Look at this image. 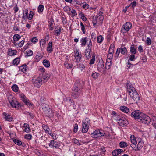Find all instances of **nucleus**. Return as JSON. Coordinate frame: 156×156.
I'll use <instances>...</instances> for the list:
<instances>
[{"label":"nucleus","mask_w":156,"mask_h":156,"mask_svg":"<svg viewBox=\"0 0 156 156\" xmlns=\"http://www.w3.org/2000/svg\"><path fill=\"white\" fill-rule=\"evenodd\" d=\"M34 12L32 11H30V14L29 16H28V19L29 20H31L33 18V16Z\"/></svg>","instance_id":"864d4df0"},{"label":"nucleus","mask_w":156,"mask_h":156,"mask_svg":"<svg viewBox=\"0 0 156 156\" xmlns=\"http://www.w3.org/2000/svg\"><path fill=\"white\" fill-rule=\"evenodd\" d=\"M112 155L114 156H116L118 155V151L117 150H114L112 153Z\"/></svg>","instance_id":"69168bd1"},{"label":"nucleus","mask_w":156,"mask_h":156,"mask_svg":"<svg viewBox=\"0 0 156 156\" xmlns=\"http://www.w3.org/2000/svg\"><path fill=\"white\" fill-rule=\"evenodd\" d=\"M13 141L15 144L18 145H20L22 144V142L20 140H18L14 139L13 140Z\"/></svg>","instance_id":"5fc2aeb1"},{"label":"nucleus","mask_w":156,"mask_h":156,"mask_svg":"<svg viewBox=\"0 0 156 156\" xmlns=\"http://www.w3.org/2000/svg\"><path fill=\"white\" fill-rule=\"evenodd\" d=\"M42 77L44 80L46 81L48 79L49 76L48 74L43 73L42 75Z\"/></svg>","instance_id":"ea45409f"},{"label":"nucleus","mask_w":156,"mask_h":156,"mask_svg":"<svg viewBox=\"0 0 156 156\" xmlns=\"http://www.w3.org/2000/svg\"><path fill=\"white\" fill-rule=\"evenodd\" d=\"M72 142L77 145H80L81 144L79 142V140L76 139H74L72 140Z\"/></svg>","instance_id":"4d7b16f0"},{"label":"nucleus","mask_w":156,"mask_h":156,"mask_svg":"<svg viewBox=\"0 0 156 156\" xmlns=\"http://www.w3.org/2000/svg\"><path fill=\"white\" fill-rule=\"evenodd\" d=\"M128 94H129L130 97L135 101L137 102L139 100L140 97L139 95L136 90Z\"/></svg>","instance_id":"9b49d317"},{"label":"nucleus","mask_w":156,"mask_h":156,"mask_svg":"<svg viewBox=\"0 0 156 156\" xmlns=\"http://www.w3.org/2000/svg\"><path fill=\"white\" fill-rule=\"evenodd\" d=\"M130 51L132 54H135L136 52V48L133 45H132L130 47Z\"/></svg>","instance_id":"a878e982"},{"label":"nucleus","mask_w":156,"mask_h":156,"mask_svg":"<svg viewBox=\"0 0 156 156\" xmlns=\"http://www.w3.org/2000/svg\"><path fill=\"white\" fill-rule=\"evenodd\" d=\"M27 66L26 65H23L20 66V69L22 72L24 73L26 72L27 71Z\"/></svg>","instance_id":"473e14b6"},{"label":"nucleus","mask_w":156,"mask_h":156,"mask_svg":"<svg viewBox=\"0 0 156 156\" xmlns=\"http://www.w3.org/2000/svg\"><path fill=\"white\" fill-rule=\"evenodd\" d=\"M103 40V37L101 35H100L97 38V41L98 43H101Z\"/></svg>","instance_id":"79ce46f5"},{"label":"nucleus","mask_w":156,"mask_h":156,"mask_svg":"<svg viewBox=\"0 0 156 156\" xmlns=\"http://www.w3.org/2000/svg\"><path fill=\"white\" fill-rule=\"evenodd\" d=\"M80 17L84 21H86L87 20V18L84 16V14L82 12L79 14Z\"/></svg>","instance_id":"09e8293b"},{"label":"nucleus","mask_w":156,"mask_h":156,"mask_svg":"<svg viewBox=\"0 0 156 156\" xmlns=\"http://www.w3.org/2000/svg\"><path fill=\"white\" fill-rule=\"evenodd\" d=\"M120 50V53L122 55L126 54L127 53V51L126 48L124 47H122L120 48H119Z\"/></svg>","instance_id":"5701e85b"},{"label":"nucleus","mask_w":156,"mask_h":156,"mask_svg":"<svg viewBox=\"0 0 156 156\" xmlns=\"http://www.w3.org/2000/svg\"><path fill=\"white\" fill-rule=\"evenodd\" d=\"M90 124V121L88 118L85 119L83 121L82 126V132L83 133H85L87 132Z\"/></svg>","instance_id":"7ed1b4c3"},{"label":"nucleus","mask_w":156,"mask_h":156,"mask_svg":"<svg viewBox=\"0 0 156 156\" xmlns=\"http://www.w3.org/2000/svg\"><path fill=\"white\" fill-rule=\"evenodd\" d=\"M91 136L95 138L101 137L104 136V134L100 131L99 130H95L91 134Z\"/></svg>","instance_id":"f8f14e48"},{"label":"nucleus","mask_w":156,"mask_h":156,"mask_svg":"<svg viewBox=\"0 0 156 156\" xmlns=\"http://www.w3.org/2000/svg\"><path fill=\"white\" fill-rule=\"evenodd\" d=\"M32 80L34 85L37 87H39L42 84V80L41 77L34 78Z\"/></svg>","instance_id":"0eeeda50"},{"label":"nucleus","mask_w":156,"mask_h":156,"mask_svg":"<svg viewBox=\"0 0 156 156\" xmlns=\"http://www.w3.org/2000/svg\"><path fill=\"white\" fill-rule=\"evenodd\" d=\"M78 129V126L77 124H75L74 125V128L73 132L74 133H76Z\"/></svg>","instance_id":"680f3d73"},{"label":"nucleus","mask_w":156,"mask_h":156,"mask_svg":"<svg viewBox=\"0 0 156 156\" xmlns=\"http://www.w3.org/2000/svg\"><path fill=\"white\" fill-rule=\"evenodd\" d=\"M117 120H118V122L119 125L121 126H126L128 124V122L127 120L124 118H118Z\"/></svg>","instance_id":"1a4fd4ad"},{"label":"nucleus","mask_w":156,"mask_h":156,"mask_svg":"<svg viewBox=\"0 0 156 156\" xmlns=\"http://www.w3.org/2000/svg\"><path fill=\"white\" fill-rule=\"evenodd\" d=\"M127 86V91L128 93L135 91L136 90L133 84L130 83L129 82L128 83Z\"/></svg>","instance_id":"f3484780"},{"label":"nucleus","mask_w":156,"mask_h":156,"mask_svg":"<svg viewBox=\"0 0 156 156\" xmlns=\"http://www.w3.org/2000/svg\"><path fill=\"white\" fill-rule=\"evenodd\" d=\"M42 127L46 133H48V134L50 133L49 132L50 129L47 126L43 125L42 126Z\"/></svg>","instance_id":"72a5a7b5"},{"label":"nucleus","mask_w":156,"mask_h":156,"mask_svg":"<svg viewBox=\"0 0 156 156\" xmlns=\"http://www.w3.org/2000/svg\"><path fill=\"white\" fill-rule=\"evenodd\" d=\"M120 109L123 112L128 113L129 111V109L127 107L124 106H121L120 107Z\"/></svg>","instance_id":"393cba45"},{"label":"nucleus","mask_w":156,"mask_h":156,"mask_svg":"<svg viewBox=\"0 0 156 156\" xmlns=\"http://www.w3.org/2000/svg\"><path fill=\"white\" fill-rule=\"evenodd\" d=\"M143 113L139 110H137L133 112L131 114L132 117H134L135 119H137L138 121L139 118L142 116Z\"/></svg>","instance_id":"9d476101"},{"label":"nucleus","mask_w":156,"mask_h":156,"mask_svg":"<svg viewBox=\"0 0 156 156\" xmlns=\"http://www.w3.org/2000/svg\"><path fill=\"white\" fill-rule=\"evenodd\" d=\"M28 10L27 9L25 10L24 12L23 13V16L22 18L23 20H25L27 18H28Z\"/></svg>","instance_id":"bb28decb"},{"label":"nucleus","mask_w":156,"mask_h":156,"mask_svg":"<svg viewBox=\"0 0 156 156\" xmlns=\"http://www.w3.org/2000/svg\"><path fill=\"white\" fill-rule=\"evenodd\" d=\"M77 67L78 68L80 69L81 70H83L85 68V66L84 65L81 63L80 64H77Z\"/></svg>","instance_id":"49530a36"},{"label":"nucleus","mask_w":156,"mask_h":156,"mask_svg":"<svg viewBox=\"0 0 156 156\" xmlns=\"http://www.w3.org/2000/svg\"><path fill=\"white\" fill-rule=\"evenodd\" d=\"M114 46L113 44H111L109 47V53L107 57L106 60L108 61H112V57L114 53Z\"/></svg>","instance_id":"423d86ee"},{"label":"nucleus","mask_w":156,"mask_h":156,"mask_svg":"<svg viewBox=\"0 0 156 156\" xmlns=\"http://www.w3.org/2000/svg\"><path fill=\"white\" fill-rule=\"evenodd\" d=\"M144 146V143L143 141H140L138 142V144L135 147H133V149L136 151L139 150L141 149Z\"/></svg>","instance_id":"a211bd4d"},{"label":"nucleus","mask_w":156,"mask_h":156,"mask_svg":"<svg viewBox=\"0 0 156 156\" xmlns=\"http://www.w3.org/2000/svg\"><path fill=\"white\" fill-rule=\"evenodd\" d=\"M26 52L28 56H31L33 55V51L30 49L26 51Z\"/></svg>","instance_id":"bf43d9fd"},{"label":"nucleus","mask_w":156,"mask_h":156,"mask_svg":"<svg viewBox=\"0 0 156 156\" xmlns=\"http://www.w3.org/2000/svg\"><path fill=\"white\" fill-rule=\"evenodd\" d=\"M13 38L14 41L16 42L21 38V36L19 34H16L14 35Z\"/></svg>","instance_id":"c9c22d12"},{"label":"nucleus","mask_w":156,"mask_h":156,"mask_svg":"<svg viewBox=\"0 0 156 156\" xmlns=\"http://www.w3.org/2000/svg\"><path fill=\"white\" fill-rule=\"evenodd\" d=\"M51 136L54 140H56L58 137V136L54 133H51L49 134Z\"/></svg>","instance_id":"6e6d98bb"},{"label":"nucleus","mask_w":156,"mask_h":156,"mask_svg":"<svg viewBox=\"0 0 156 156\" xmlns=\"http://www.w3.org/2000/svg\"><path fill=\"white\" fill-rule=\"evenodd\" d=\"M99 75V73H93L92 75V77L94 79H96L98 78Z\"/></svg>","instance_id":"8fccbe9b"},{"label":"nucleus","mask_w":156,"mask_h":156,"mask_svg":"<svg viewBox=\"0 0 156 156\" xmlns=\"http://www.w3.org/2000/svg\"><path fill=\"white\" fill-rule=\"evenodd\" d=\"M130 141L131 142V147L133 149V147H134L137 144V141L136 138L134 135L131 136L130 138Z\"/></svg>","instance_id":"6ab92c4d"},{"label":"nucleus","mask_w":156,"mask_h":156,"mask_svg":"<svg viewBox=\"0 0 156 156\" xmlns=\"http://www.w3.org/2000/svg\"><path fill=\"white\" fill-rule=\"evenodd\" d=\"M20 62V58L17 57L14 59L12 61V63L14 65H17Z\"/></svg>","instance_id":"f704fd0d"},{"label":"nucleus","mask_w":156,"mask_h":156,"mask_svg":"<svg viewBox=\"0 0 156 156\" xmlns=\"http://www.w3.org/2000/svg\"><path fill=\"white\" fill-rule=\"evenodd\" d=\"M97 69L100 72L103 71L104 69V65L102 60H99L97 64Z\"/></svg>","instance_id":"2eb2a0df"},{"label":"nucleus","mask_w":156,"mask_h":156,"mask_svg":"<svg viewBox=\"0 0 156 156\" xmlns=\"http://www.w3.org/2000/svg\"><path fill=\"white\" fill-rule=\"evenodd\" d=\"M119 145L121 148H124L127 147V144L125 142H121Z\"/></svg>","instance_id":"a18cd8bd"},{"label":"nucleus","mask_w":156,"mask_h":156,"mask_svg":"<svg viewBox=\"0 0 156 156\" xmlns=\"http://www.w3.org/2000/svg\"><path fill=\"white\" fill-rule=\"evenodd\" d=\"M103 14L102 12L101 11H100L97 14L96 17H93L92 23L94 26L95 27H96L97 24H98L99 25L102 24L104 19Z\"/></svg>","instance_id":"f257e3e1"},{"label":"nucleus","mask_w":156,"mask_h":156,"mask_svg":"<svg viewBox=\"0 0 156 156\" xmlns=\"http://www.w3.org/2000/svg\"><path fill=\"white\" fill-rule=\"evenodd\" d=\"M112 61H108L106 60V62L105 64V68L106 69H109L111 66Z\"/></svg>","instance_id":"e433bc0d"},{"label":"nucleus","mask_w":156,"mask_h":156,"mask_svg":"<svg viewBox=\"0 0 156 156\" xmlns=\"http://www.w3.org/2000/svg\"><path fill=\"white\" fill-rule=\"evenodd\" d=\"M80 26L81 27V30H82L83 33L84 34H85V31H84V29H85L84 26L82 22H81V23H80Z\"/></svg>","instance_id":"338daca9"},{"label":"nucleus","mask_w":156,"mask_h":156,"mask_svg":"<svg viewBox=\"0 0 156 156\" xmlns=\"http://www.w3.org/2000/svg\"><path fill=\"white\" fill-rule=\"evenodd\" d=\"M64 65L65 67L68 69H72L73 66V65L72 64H69L66 62H64Z\"/></svg>","instance_id":"4c0bfd02"},{"label":"nucleus","mask_w":156,"mask_h":156,"mask_svg":"<svg viewBox=\"0 0 156 156\" xmlns=\"http://www.w3.org/2000/svg\"><path fill=\"white\" fill-rule=\"evenodd\" d=\"M75 55L74 57L75 58L74 61L76 62H79L80 61L81 58V53H79L78 51L76 50L74 51Z\"/></svg>","instance_id":"ddd939ff"},{"label":"nucleus","mask_w":156,"mask_h":156,"mask_svg":"<svg viewBox=\"0 0 156 156\" xmlns=\"http://www.w3.org/2000/svg\"><path fill=\"white\" fill-rule=\"evenodd\" d=\"M60 144L59 142L54 140H51L49 144V146L53 148H58L60 146Z\"/></svg>","instance_id":"4468645a"},{"label":"nucleus","mask_w":156,"mask_h":156,"mask_svg":"<svg viewBox=\"0 0 156 156\" xmlns=\"http://www.w3.org/2000/svg\"><path fill=\"white\" fill-rule=\"evenodd\" d=\"M17 51L15 50H12L10 49H9L8 55L10 56H12L16 54Z\"/></svg>","instance_id":"c85d7f7f"},{"label":"nucleus","mask_w":156,"mask_h":156,"mask_svg":"<svg viewBox=\"0 0 156 156\" xmlns=\"http://www.w3.org/2000/svg\"><path fill=\"white\" fill-rule=\"evenodd\" d=\"M24 127L25 128V131L27 133H28L30 131V129L28 124L27 123L24 124Z\"/></svg>","instance_id":"2f4dec72"},{"label":"nucleus","mask_w":156,"mask_h":156,"mask_svg":"<svg viewBox=\"0 0 156 156\" xmlns=\"http://www.w3.org/2000/svg\"><path fill=\"white\" fill-rule=\"evenodd\" d=\"M91 50L87 49L85 52V55L87 58H89L91 56Z\"/></svg>","instance_id":"7c9ffc66"},{"label":"nucleus","mask_w":156,"mask_h":156,"mask_svg":"<svg viewBox=\"0 0 156 156\" xmlns=\"http://www.w3.org/2000/svg\"><path fill=\"white\" fill-rule=\"evenodd\" d=\"M32 137V136L30 134H26L24 136L25 138L29 140L31 139Z\"/></svg>","instance_id":"13d9d810"},{"label":"nucleus","mask_w":156,"mask_h":156,"mask_svg":"<svg viewBox=\"0 0 156 156\" xmlns=\"http://www.w3.org/2000/svg\"><path fill=\"white\" fill-rule=\"evenodd\" d=\"M79 84L77 85V86H75L74 87L72 92V95L75 98H77L80 93V91L78 87Z\"/></svg>","instance_id":"6e6552de"},{"label":"nucleus","mask_w":156,"mask_h":156,"mask_svg":"<svg viewBox=\"0 0 156 156\" xmlns=\"http://www.w3.org/2000/svg\"><path fill=\"white\" fill-rule=\"evenodd\" d=\"M8 99L12 108L18 109L21 107L20 104L17 102L16 98L13 96L10 95L8 96Z\"/></svg>","instance_id":"f03ea898"},{"label":"nucleus","mask_w":156,"mask_h":156,"mask_svg":"<svg viewBox=\"0 0 156 156\" xmlns=\"http://www.w3.org/2000/svg\"><path fill=\"white\" fill-rule=\"evenodd\" d=\"M135 56L134 54L131 55L129 57V60L131 61H133L134 60Z\"/></svg>","instance_id":"0e129e2a"},{"label":"nucleus","mask_w":156,"mask_h":156,"mask_svg":"<svg viewBox=\"0 0 156 156\" xmlns=\"http://www.w3.org/2000/svg\"><path fill=\"white\" fill-rule=\"evenodd\" d=\"M42 56H41L40 54L37 53L36 56L35 58L37 61H39L41 59Z\"/></svg>","instance_id":"3c124183"},{"label":"nucleus","mask_w":156,"mask_h":156,"mask_svg":"<svg viewBox=\"0 0 156 156\" xmlns=\"http://www.w3.org/2000/svg\"><path fill=\"white\" fill-rule=\"evenodd\" d=\"M138 121L143 123L148 124L151 121V119L149 116L143 113Z\"/></svg>","instance_id":"20e7f679"},{"label":"nucleus","mask_w":156,"mask_h":156,"mask_svg":"<svg viewBox=\"0 0 156 156\" xmlns=\"http://www.w3.org/2000/svg\"><path fill=\"white\" fill-rule=\"evenodd\" d=\"M3 115L4 116V118L6 120L10 122L12 121L13 118L9 114L4 112L3 113Z\"/></svg>","instance_id":"412c9836"},{"label":"nucleus","mask_w":156,"mask_h":156,"mask_svg":"<svg viewBox=\"0 0 156 156\" xmlns=\"http://www.w3.org/2000/svg\"><path fill=\"white\" fill-rule=\"evenodd\" d=\"M95 60V56H92V58L91 59L89 64L90 65L93 64L94 63Z\"/></svg>","instance_id":"e2e57ef3"},{"label":"nucleus","mask_w":156,"mask_h":156,"mask_svg":"<svg viewBox=\"0 0 156 156\" xmlns=\"http://www.w3.org/2000/svg\"><path fill=\"white\" fill-rule=\"evenodd\" d=\"M132 27V24L130 22H127L123 24L121 28L122 32L125 33H126L131 29Z\"/></svg>","instance_id":"39448f33"},{"label":"nucleus","mask_w":156,"mask_h":156,"mask_svg":"<svg viewBox=\"0 0 156 156\" xmlns=\"http://www.w3.org/2000/svg\"><path fill=\"white\" fill-rule=\"evenodd\" d=\"M20 97L23 102L27 105H30V103L29 101L27 99L24 94L22 93L20 94Z\"/></svg>","instance_id":"dca6fc26"},{"label":"nucleus","mask_w":156,"mask_h":156,"mask_svg":"<svg viewBox=\"0 0 156 156\" xmlns=\"http://www.w3.org/2000/svg\"><path fill=\"white\" fill-rule=\"evenodd\" d=\"M52 42H49L48 44V46L47 48V51L48 52L50 53L52 51Z\"/></svg>","instance_id":"b1692460"},{"label":"nucleus","mask_w":156,"mask_h":156,"mask_svg":"<svg viewBox=\"0 0 156 156\" xmlns=\"http://www.w3.org/2000/svg\"><path fill=\"white\" fill-rule=\"evenodd\" d=\"M12 90L14 92H16L18 91L19 88L18 86L16 84H14L12 87Z\"/></svg>","instance_id":"a19ab883"},{"label":"nucleus","mask_w":156,"mask_h":156,"mask_svg":"<svg viewBox=\"0 0 156 156\" xmlns=\"http://www.w3.org/2000/svg\"><path fill=\"white\" fill-rule=\"evenodd\" d=\"M40 45H42V47H44L46 44V41L43 39H41L40 41Z\"/></svg>","instance_id":"603ef678"},{"label":"nucleus","mask_w":156,"mask_h":156,"mask_svg":"<svg viewBox=\"0 0 156 156\" xmlns=\"http://www.w3.org/2000/svg\"><path fill=\"white\" fill-rule=\"evenodd\" d=\"M146 43L147 45H150L151 43V39L149 37L147 38Z\"/></svg>","instance_id":"052dcab7"},{"label":"nucleus","mask_w":156,"mask_h":156,"mask_svg":"<svg viewBox=\"0 0 156 156\" xmlns=\"http://www.w3.org/2000/svg\"><path fill=\"white\" fill-rule=\"evenodd\" d=\"M44 6L42 5H39L38 7V11L39 12H42L44 10Z\"/></svg>","instance_id":"de8ad7c7"},{"label":"nucleus","mask_w":156,"mask_h":156,"mask_svg":"<svg viewBox=\"0 0 156 156\" xmlns=\"http://www.w3.org/2000/svg\"><path fill=\"white\" fill-rule=\"evenodd\" d=\"M38 41V39L35 37H34L31 40V41L34 43H35L37 42Z\"/></svg>","instance_id":"774afa93"},{"label":"nucleus","mask_w":156,"mask_h":156,"mask_svg":"<svg viewBox=\"0 0 156 156\" xmlns=\"http://www.w3.org/2000/svg\"><path fill=\"white\" fill-rule=\"evenodd\" d=\"M24 42V40H22L19 43H17L16 42H14V44L17 47H21L23 46Z\"/></svg>","instance_id":"cd10ccee"},{"label":"nucleus","mask_w":156,"mask_h":156,"mask_svg":"<svg viewBox=\"0 0 156 156\" xmlns=\"http://www.w3.org/2000/svg\"><path fill=\"white\" fill-rule=\"evenodd\" d=\"M44 113L46 116L49 117H52L54 115V111L50 108Z\"/></svg>","instance_id":"aec40b11"},{"label":"nucleus","mask_w":156,"mask_h":156,"mask_svg":"<svg viewBox=\"0 0 156 156\" xmlns=\"http://www.w3.org/2000/svg\"><path fill=\"white\" fill-rule=\"evenodd\" d=\"M86 37L82 38L80 40V42L81 43V45L85 46L86 43Z\"/></svg>","instance_id":"58836bf2"},{"label":"nucleus","mask_w":156,"mask_h":156,"mask_svg":"<svg viewBox=\"0 0 156 156\" xmlns=\"http://www.w3.org/2000/svg\"><path fill=\"white\" fill-rule=\"evenodd\" d=\"M87 41H89V43L88 44V49H87L91 50L92 49V43L90 39L87 40Z\"/></svg>","instance_id":"c03bdc74"},{"label":"nucleus","mask_w":156,"mask_h":156,"mask_svg":"<svg viewBox=\"0 0 156 156\" xmlns=\"http://www.w3.org/2000/svg\"><path fill=\"white\" fill-rule=\"evenodd\" d=\"M50 22L49 24V30H53V22H54L53 19L50 20Z\"/></svg>","instance_id":"37998d69"},{"label":"nucleus","mask_w":156,"mask_h":156,"mask_svg":"<svg viewBox=\"0 0 156 156\" xmlns=\"http://www.w3.org/2000/svg\"><path fill=\"white\" fill-rule=\"evenodd\" d=\"M41 106L42 109L44 113L46 112L47 111H48L49 109H50L48 105L45 104L43 103L41 105Z\"/></svg>","instance_id":"4be33fe9"},{"label":"nucleus","mask_w":156,"mask_h":156,"mask_svg":"<svg viewBox=\"0 0 156 156\" xmlns=\"http://www.w3.org/2000/svg\"><path fill=\"white\" fill-rule=\"evenodd\" d=\"M43 63L44 66L48 68L50 66V62L49 61L44 59L43 60Z\"/></svg>","instance_id":"c756f323"}]
</instances>
